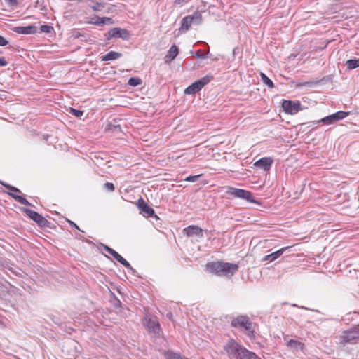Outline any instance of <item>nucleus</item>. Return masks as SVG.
I'll return each mask as SVG.
<instances>
[{"label":"nucleus","instance_id":"9b49d317","mask_svg":"<svg viewBox=\"0 0 359 359\" xmlns=\"http://www.w3.org/2000/svg\"><path fill=\"white\" fill-rule=\"evenodd\" d=\"M349 112L339 111L333 114L325 116L318 121V123H323L326 125L332 124L336 121L341 120L346 117Z\"/></svg>","mask_w":359,"mask_h":359},{"label":"nucleus","instance_id":"f03ea898","mask_svg":"<svg viewBox=\"0 0 359 359\" xmlns=\"http://www.w3.org/2000/svg\"><path fill=\"white\" fill-rule=\"evenodd\" d=\"M238 265L224 262H211L205 265V270L219 276H231L238 270Z\"/></svg>","mask_w":359,"mask_h":359},{"label":"nucleus","instance_id":"bb28decb","mask_svg":"<svg viewBox=\"0 0 359 359\" xmlns=\"http://www.w3.org/2000/svg\"><path fill=\"white\" fill-rule=\"evenodd\" d=\"M212 79H213V76L212 74H208L197 81L199 83H201V86L203 88L205 85L208 84Z\"/></svg>","mask_w":359,"mask_h":359},{"label":"nucleus","instance_id":"7c9ffc66","mask_svg":"<svg viewBox=\"0 0 359 359\" xmlns=\"http://www.w3.org/2000/svg\"><path fill=\"white\" fill-rule=\"evenodd\" d=\"M104 6V3L103 2H95L94 3L93 6H92V9L94 11H100L102 8H103Z\"/></svg>","mask_w":359,"mask_h":359},{"label":"nucleus","instance_id":"5701e85b","mask_svg":"<svg viewBox=\"0 0 359 359\" xmlns=\"http://www.w3.org/2000/svg\"><path fill=\"white\" fill-rule=\"evenodd\" d=\"M191 24H193L192 18L186 16L182 20L181 29L187 31L190 28Z\"/></svg>","mask_w":359,"mask_h":359},{"label":"nucleus","instance_id":"b1692460","mask_svg":"<svg viewBox=\"0 0 359 359\" xmlns=\"http://www.w3.org/2000/svg\"><path fill=\"white\" fill-rule=\"evenodd\" d=\"M187 17H191L192 18L193 24L199 25L202 22V15L198 11H196L193 15H187Z\"/></svg>","mask_w":359,"mask_h":359},{"label":"nucleus","instance_id":"a878e982","mask_svg":"<svg viewBox=\"0 0 359 359\" xmlns=\"http://www.w3.org/2000/svg\"><path fill=\"white\" fill-rule=\"evenodd\" d=\"M260 76H261L262 82L265 85H266L269 88H272L274 87V84H273V81L265 74L262 72L260 74Z\"/></svg>","mask_w":359,"mask_h":359},{"label":"nucleus","instance_id":"72a5a7b5","mask_svg":"<svg viewBox=\"0 0 359 359\" xmlns=\"http://www.w3.org/2000/svg\"><path fill=\"white\" fill-rule=\"evenodd\" d=\"M104 187L109 191H114L115 189V187L111 182H106L104 184Z\"/></svg>","mask_w":359,"mask_h":359},{"label":"nucleus","instance_id":"1a4fd4ad","mask_svg":"<svg viewBox=\"0 0 359 359\" xmlns=\"http://www.w3.org/2000/svg\"><path fill=\"white\" fill-rule=\"evenodd\" d=\"M102 247L107 252H108L114 257V259H116L117 262L121 263L128 269L131 271L132 273H134L135 272V270L131 266L130 264L126 259H125L121 255H120L116 251L104 244L102 245Z\"/></svg>","mask_w":359,"mask_h":359},{"label":"nucleus","instance_id":"393cba45","mask_svg":"<svg viewBox=\"0 0 359 359\" xmlns=\"http://www.w3.org/2000/svg\"><path fill=\"white\" fill-rule=\"evenodd\" d=\"M346 65L348 69H354L359 67V59L348 60L346 62Z\"/></svg>","mask_w":359,"mask_h":359},{"label":"nucleus","instance_id":"2f4dec72","mask_svg":"<svg viewBox=\"0 0 359 359\" xmlns=\"http://www.w3.org/2000/svg\"><path fill=\"white\" fill-rule=\"evenodd\" d=\"M201 175H191V176L187 177L184 179V181L189 182H195L201 177Z\"/></svg>","mask_w":359,"mask_h":359},{"label":"nucleus","instance_id":"a19ab883","mask_svg":"<svg viewBox=\"0 0 359 359\" xmlns=\"http://www.w3.org/2000/svg\"><path fill=\"white\" fill-rule=\"evenodd\" d=\"M74 36L75 38H79L82 35H81V34L79 32H75L74 34Z\"/></svg>","mask_w":359,"mask_h":359},{"label":"nucleus","instance_id":"4c0bfd02","mask_svg":"<svg viewBox=\"0 0 359 359\" xmlns=\"http://www.w3.org/2000/svg\"><path fill=\"white\" fill-rule=\"evenodd\" d=\"M8 65L7 61L5 60L4 57L0 58V67H5Z\"/></svg>","mask_w":359,"mask_h":359},{"label":"nucleus","instance_id":"9d476101","mask_svg":"<svg viewBox=\"0 0 359 359\" xmlns=\"http://www.w3.org/2000/svg\"><path fill=\"white\" fill-rule=\"evenodd\" d=\"M282 107L285 113L288 114H295L299 111L301 108V103L299 101H291L283 100L282 102Z\"/></svg>","mask_w":359,"mask_h":359},{"label":"nucleus","instance_id":"f257e3e1","mask_svg":"<svg viewBox=\"0 0 359 359\" xmlns=\"http://www.w3.org/2000/svg\"><path fill=\"white\" fill-rule=\"evenodd\" d=\"M224 349L229 358L233 359H257V355L239 344L236 340L231 339L224 346Z\"/></svg>","mask_w":359,"mask_h":359},{"label":"nucleus","instance_id":"473e14b6","mask_svg":"<svg viewBox=\"0 0 359 359\" xmlns=\"http://www.w3.org/2000/svg\"><path fill=\"white\" fill-rule=\"evenodd\" d=\"M195 57L200 59H205L208 57L207 54H203L201 50L196 52Z\"/></svg>","mask_w":359,"mask_h":359},{"label":"nucleus","instance_id":"f8f14e48","mask_svg":"<svg viewBox=\"0 0 359 359\" xmlns=\"http://www.w3.org/2000/svg\"><path fill=\"white\" fill-rule=\"evenodd\" d=\"M112 38H121L123 40H128L130 38L129 32L121 28H112L108 32V36L107 39L110 40Z\"/></svg>","mask_w":359,"mask_h":359},{"label":"nucleus","instance_id":"0eeeda50","mask_svg":"<svg viewBox=\"0 0 359 359\" xmlns=\"http://www.w3.org/2000/svg\"><path fill=\"white\" fill-rule=\"evenodd\" d=\"M226 193L233 195L236 198H243L253 203H257L255 200L253 199L252 193L247 190L234 187H229Z\"/></svg>","mask_w":359,"mask_h":359},{"label":"nucleus","instance_id":"2eb2a0df","mask_svg":"<svg viewBox=\"0 0 359 359\" xmlns=\"http://www.w3.org/2000/svg\"><path fill=\"white\" fill-rule=\"evenodd\" d=\"M273 162V161L272 158L269 157H264L257 161L254 163V165L257 168L262 169L264 171H268L270 170Z\"/></svg>","mask_w":359,"mask_h":359},{"label":"nucleus","instance_id":"7ed1b4c3","mask_svg":"<svg viewBox=\"0 0 359 359\" xmlns=\"http://www.w3.org/2000/svg\"><path fill=\"white\" fill-rule=\"evenodd\" d=\"M231 325L235 328H243L244 330L245 334L248 337L250 338L255 337V331L252 328V324L248 316H238L231 320Z\"/></svg>","mask_w":359,"mask_h":359},{"label":"nucleus","instance_id":"c9c22d12","mask_svg":"<svg viewBox=\"0 0 359 359\" xmlns=\"http://www.w3.org/2000/svg\"><path fill=\"white\" fill-rule=\"evenodd\" d=\"M187 2H188V0H175L174 4L175 5L182 6Z\"/></svg>","mask_w":359,"mask_h":359},{"label":"nucleus","instance_id":"f704fd0d","mask_svg":"<svg viewBox=\"0 0 359 359\" xmlns=\"http://www.w3.org/2000/svg\"><path fill=\"white\" fill-rule=\"evenodd\" d=\"M8 44V41L0 35V46H5Z\"/></svg>","mask_w":359,"mask_h":359},{"label":"nucleus","instance_id":"20e7f679","mask_svg":"<svg viewBox=\"0 0 359 359\" xmlns=\"http://www.w3.org/2000/svg\"><path fill=\"white\" fill-rule=\"evenodd\" d=\"M359 340V324L344 330L340 335V344L345 346L347 344H354Z\"/></svg>","mask_w":359,"mask_h":359},{"label":"nucleus","instance_id":"4468645a","mask_svg":"<svg viewBox=\"0 0 359 359\" xmlns=\"http://www.w3.org/2000/svg\"><path fill=\"white\" fill-rule=\"evenodd\" d=\"M184 233L187 236H196L199 238H202L203 236V229L197 225H190L185 229H184Z\"/></svg>","mask_w":359,"mask_h":359},{"label":"nucleus","instance_id":"412c9836","mask_svg":"<svg viewBox=\"0 0 359 359\" xmlns=\"http://www.w3.org/2000/svg\"><path fill=\"white\" fill-rule=\"evenodd\" d=\"M95 25H111L114 20L111 18L107 17H97V20L93 22Z\"/></svg>","mask_w":359,"mask_h":359},{"label":"nucleus","instance_id":"ddd939ff","mask_svg":"<svg viewBox=\"0 0 359 359\" xmlns=\"http://www.w3.org/2000/svg\"><path fill=\"white\" fill-rule=\"evenodd\" d=\"M137 207L144 216H148L151 217H157L155 212L152 208H151L142 198H140L137 201Z\"/></svg>","mask_w":359,"mask_h":359},{"label":"nucleus","instance_id":"79ce46f5","mask_svg":"<svg viewBox=\"0 0 359 359\" xmlns=\"http://www.w3.org/2000/svg\"><path fill=\"white\" fill-rule=\"evenodd\" d=\"M166 316L168 318H169L170 320H172V313L169 312L166 314Z\"/></svg>","mask_w":359,"mask_h":359},{"label":"nucleus","instance_id":"6e6552de","mask_svg":"<svg viewBox=\"0 0 359 359\" xmlns=\"http://www.w3.org/2000/svg\"><path fill=\"white\" fill-rule=\"evenodd\" d=\"M149 332L154 334V337H159L162 333L159 322L156 316L145 318Z\"/></svg>","mask_w":359,"mask_h":359},{"label":"nucleus","instance_id":"4be33fe9","mask_svg":"<svg viewBox=\"0 0 359 359\" xmlns=\"http://www.w3.org/2000/svg\"><path fill=\"white\" fill-rule=\"evenodd\" d=\"M287 346L288 347H290L291 348H294L295 350H299V349L302 350V349H303L304 344H302V342L297 341V340L290 339L287 341Z\"/></svg>","mask_w":359,"mask_h":359},{"label":"nucleus","instance_id":"ea45409f","mask_svg":"<svg viewBox=\"0 0 359 359\" xmlns=\"http://www.w3.org/2000/svg\"><path fill=\"white\" fill-rule=\"evenodd\" d=\"M8 4L11 5V6H14V5H16L18 4V1L17 0H7Z\"/></svg>","mask_w":359,"mask_h":359},{"label":"nucleus","instance_id":"aec40b11","mask_svg":"<svg viewBox=\"0 0 359 359\" xmlns=\"http://www.w3.org/2000/svg\"><path fill=\"white\" fill-rule=\"evenodd\" d=\"M122 54L115 51H110L101 57L102 61H109L120 58Z\"/></svg>","mask_w":359,"mask_h":359},{"label":"nucleus","instance_id":"c756f323","mask_svg":"<svg viewBox=\"0 0 359 359\" xmlns=\"http://www.w3.org/2000/svg\"><path fill=\"white\" fill-rule=\"evenodd\" d=\"M40 31L41 32L44 33H50L53 30V27L52 26L48 25H43L40 27Z\"/></svg>","mask_w":359,"mask_h":359},{"label":"nucleus","instance_id":"423d86ee","mask_svg":"<svg viewBox=\"0 0 359 359\" xmlns=\"http://www.w3.org/2000/svg\"><path fill=\"white\" fill-rule=\"evenodd\" d=\"M0 183L6 188L9 189L11 192H8V194L14 198L19 203L27 206H32V204L23 196H20L17 194H20L21 191L15 187L11 186L6 182H0Z\"/></svg>","mask_w":359,"mask_h":359},{"label":"nucleus","instance_id":"f3484780","mask_svg":"<svg viewBox=\"0 0 359 359\" xmlns=\"http://www.w3.org/2000/svg\"><path fill=\"white\" fill-rule=\"evenodd\" d=\"M178 53V48L175 45L172 46L164 57L165 63H170L177 56Z\"/></svg>","mask_w":359,"mask_h":359},{"label":"nucleus","instance_id":"e433bc0d","mask_svg":"<svg viewBox=\"0 0 359 359\" xmlns=\"http://www.w3.org/2000/svg\"><path fill=\"white\" fill-rule=\"evenodd\" d=\"M67 222L69 223V224H70L72 226H73V227H74L75 229H76L77 230H79V231H81V229H80V228L78 226V225H77L76 224H75L74 222L70 221V220H69V219H67ZM82 232H83V231H82Z\"/></svg>","mask_w":359,"mask_h":359},{"label":"nucleus","instance_id":"6ab92c4d","mask_svg":"<svg viewBox=\"0 0 359 359\" xmlns=\"http://www.w3.org/2000/svg\"><path fill=\"white\" fill-rule=\"evenodd\" d=\"M202 87L201 86V83H199L198 81H196L184 90V93L187 95H194L200 91Z\"/></svg>","mask_w":359,"mask_h":359},{"label":"nucleus","instance_id":"c85d7f7f","mask_svg":"<svg viewBox=\"0 0 359 359\" xmlns=\"http://www.w3.org/2000/svg\"><path fill=\"white\" fill-rule=\"evenodd\" d=\"M69 113L77 118H81V116L83 115L84 111L74 108H70Z\"/></svg>","mask_w":359,"mask_h":359},{"label":"nucleus","instance_id":"39448f33","mask_svg":"<svg viewBox=\"0 0 359 359\" xmlns=\"http://www.w3.org/2000/svg\"><path fill=\"white\" fill-rule=\"evenodd\" d=\"M22 210L30 219L34 220L39 226L41 228L50 227V222L36 211L27 208H23Z\"/></svg>","mask_w":359,"mask_h":359},{"label":"nucleus","instance_id":"dca6fc26","mask_svg":"<svg viewBox=\"0 0 359 359\" xmlns=\"http://www.w3.org/2000/svg\"><path fill=\"white\" fill-rule=\"evenodd\" d=\"M13 31L20 34H31L36 32L37 27L34 25L26 27H15Z\"/></svg>","mask_w":359,"mask_h":359},{"label":"nucleus","instance_id":"cd10ccee","mask_svg":"<svg viewBox=\"0 0 359 359\" xmlns=\"http://www.w3.org/2000/svg\"><path fill=\"white\" fill-rule=\"evenodd\" d=\"M142 81L139 77H131L128 81V84L130 86L135 87L142 83Z\"/></svg>","mask_w":359,"mask_h":359},{"label":"nucleus","instance_id":"a211bd4d","mask_svg":"<svg viewBox=\"0 0 359 359\" xmlns=\"http://www.w3.org/2000/svg\"><path fill=\"white\" fill-rule=\"evenodd\" d=\"M288 248H289V247L282 248L281 249H280L276 252H273L268 255H266L263 258V260L264 261H269V262L275 261L276 259L279 258L283 254V252Z\"/></svg>","mask_w":359,"mask_h":359},{"label":"nucleus","instance_id":"58836bf2","mask_svg":"<svg viewBox=\"0 0 359 359\" xmlns=\"http://www.w3.org/2000/svg\"><path fill=\"white\" fill-rule=\"evenodd\" d=\"M319 83V81H316V82H315V83H313V82H306V83H304L301 84V86H311V84H313V83H316V84H317V83Z\"/></svg>","mask_w":359,"mask_h":359}]
</instances>
